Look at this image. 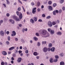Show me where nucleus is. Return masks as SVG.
I'll return each instance as SVG.
<instances>
[{
  "label": "nucleus",
  "mask_w": 65,
  "mask_h": 65,
  "mask_svg": "<svg viewBox=\"0 0 65 65\" xmlns=\"http://www.w3.org/2000/svg\"><path fill=\"white\" fill-rule=\"evenodd\" d=\"M54 30H52L50 32L51 34V35H53V34H54Z\"/></svg>",
  "instance_id": "15"
},
{
  "label": "nucleus",
  "mask_w": 65,
  "mask_h": 65,
  "mask_svg": "<svg viewBox=\"0 0 65 65\" xmlns=\"http://www.w3.org/2000/svg\"><path fill=\"white\" fill-rule=\"evenodd\" d=\"M18 38H15V40L16 41H18Z\"/></svg>",
  "instance_id": "39"
},
{
  "label": "nucleus",
  "mask_w": 65,
  "mask_h": 65,
  "mask_svg": "<svg viewBox=\"0 0 65 65\" xmlns=\"http://www.w3.org/2000/svg\"><path fill=\"white\" fill-rule=\"evenodd\" d=\"M64 0H60V3H61V4H62V3L64 2Z\"/></svg>",
  "instance_id": "26"
},
{
  "label": "nucleus",
  "mask_w": 65,
  "mask_h": 65,
  "mask_svg": "<svg viewBox=\"0 0 65 65\" xmlns=\"http://www.w3.org/2000/svg\"><path fill=\"white\" fill-rule=\"evenodd\" d=\"M62 11L61 9H60L59 11V13H61L62 12Z\"/></svg>",
  "instance_id": "45"
},
{
  "label": "nucleus",
  "mask_w": 65,
  "mask_h": 65,
  "mask_svg": "<svg viewBox=\"0 0 65 65\" xmlns=\"http://www.w3.org/2000/svg\"><path fill=\"white\" fill-rule=\"evenodd\" d=\"M53 14L54 15H56V11H54Z\"/></svg>",
  "instance_id": "50"
},
{
  "label": "nucleus",
  "mask_w": 65,
  "mask_h": 65,
  "mask_svg": "<svg viewBox=\"0 0 65 65\" xmlns=\"http://www.w3.org/2000/svg\"><path fill=\"white\" fill-rule=\"evenodd\" d=\"M36 8H34L32 10V13L33 14H35L36 12Z\"/></svg>",
  "instance_id": "5"
},
{
  "label": "nucleus",
  "mask_w": 65,
  "mask_h": 65,
  "mask_svg": "<svg viewBox=\"0 0 65 65\" xmlns=\"http://www.w3.org/2000/svg\"><path fill=\"white\" fill-rule=\"evenodd\" d=\"M55 58L56 59H58V58H59V56L58 55H56L55 56Z\"/></svg>",
  "instance_id": "46"
},
{
  "label": "nucleus",
  "mask_w": 65,
  "mask_h": 65,
  "mask_svg": "<svg viewBox=\"0 0 65 65\" xmlns=\"http://www.w3.org/2000/svg\"><path fill=\"white\" fill-rule=\"evenodd\" d=\"M48 46L49 47H51L52 46V44L51 43H49L48 44Z\"/></svg>",
  "instance_id": "22"
},
{
  "label": "nucleus",
  "mask_w": 65,
  "mask_h": 65,
  "mask_svg": "<svg viewBox=\"0 0 65 65\" xmlns=\"http://www.w3.org/2000/svg\"><path fill=\"white\" fill-rule=\"evenodd\" d=\"M22 53V51H19V54H21V53Z\"/></svg>",
  "instance_id": "56"
},
{
  "label": "nucleus",
  "mask_w": 65,
  "mask_h": 65,
  "mask_svg": "<svg viewBox=\"0 0 65 65\" xmlns=\"http://www.w3.org/2000/svg\"><path fill=\"white\" fill-rule=\"evenodd\" d=\"M21 61H22V58L20 57L18 59L17 61L18 63H20L21 62Z\"/></svg>",
  "instance_id": "9"
},
{
  "label": "nucleus",
  "mask_w": 65,
  "mask_h": 65,
  "mask_svg": "<svg viewBox=\"0 0 65 65\" xmlns=\"http://www.w3.org/2000/svg\"><path fill=\"white\" fill-rule=\"evenodd\" d=\"M53 7H56L57 6V4L56 3H54L53 5Z\"/></svg>",
  "instance_id": "33"
},
{
  "label": "nucleus",
  "mask_w": 65,
  "mask_h": 65,
  "mask_svg": "<svg viewBox=\"0 0 65 65\" xmlns=\"http://www.w3.org/2000/svg\"><path fill=\"white\" fill-rule=\"evenodd\" d=\"M52 2L51 1H49L48 2V4L49 5H51L52 4Z\"/></svg>",
  "instance_id": "24"
},
{
  "label": "nucleus",
  "mask_w": 65,
  "mask_h": 65,
  "mask_svg": "<svg viewBox=\"0 0 65 65\" xmlns=\"http://www.w3.org/2000/svg\"><path fill=\"white\" fill-rule=\"evenodd\" d=\"M34 39L36 41V40H38V38L35 37H34Z\"/></svg>",
  "instance_id": "27"
},
{
  "label": "nucleus",
  "mask_w": 65,
  "mask_h": 65,
  "mask_svg": "<svg viewBox=\"0 0 65 65\" xmlns=\"http://www.w3.org/2000/svg\"><path fill=\"white\" fill-rule=\"evenodd\" d=\"M18 11H21V8L20 7H19L18 9Z\"/></svg>",
  "instance_id": "37"
},
{
  "label": "nucleus",
  "mask_w": 65,
  "mask_h": 65,
  "mask_svg": "<svg viewBox=\"0 0 65 65\" xmlns=\"http://www.w3.org/2000/svg\"><path fill=\"white\" fill-rule=\"evenodd\" d=\"M6 15L7 17H9V16H10V14H9V13H7L6 14Z\"/></svg>",
  "instance_id": "47"
},
{
  "label": "nucleus",
  "mask_w": 65,
  "mask_h": 65,
  "mask_svg": "<svg viewBox=\"0 0 65 65\" xmlns=\"http://www.w3.org/2000/svg\"><path fill=\"white\" fill-rule=\"evenodd\" d=\"M14 48V47H11V48H10L9 49V51H12L13 50Z\"/></svg>",
  "instance_id": "19"
},
{
  "label": "nucleus",
  "mask_w": 65,
  "mask_h": 65,
  "mask_svg": "<svg viewBox=\"0 0 65 65\" xmlns=\"http://www.w3.org/2000/svg\"><path fill=\"white\" fill-rule=\"evenodd\" d=\"M47 51H51V48H48L47 49Z\"/></svg>",
  "instance_id": "48"
},
{
  "label": "nucleus",
  "mask_w": 65,
  "mask_h": 65,
  "mask_svg": "<svg viewBox=\"0 0 65 65\" xmlns=\"http://www.w3.org/2000/svg\"><path fill=\"white\" fill-rule=\"evenodd\" d=\"M12 34H11L12 36H15L16 35V32L14 31H12Z\"/></svg>",
  "instance_id": "8"
},
{
  "label": "nucleus",
  "mask_w": 65,
  "mask_h": 65,
  "mask_svg": "<svg viewBox=\"0 0 65 65\" xmlns=\"http://www.w3.org/2000/svg\"><path fill=\"white\" fill-rule=\"evenodd\" d=\"M26 13L27 14H30V12H27Z\"/></svg>",
  "instance_id": "62"
},
{
  "label": "nucleus",
  "mask_w": 65,
  "mask_h": 65,
  "mask_svg": "<svg viewBox=\"0 0 65 65\" xmlns=\"http://www.w3.org/2000/svg\"><path fill=\"white\" fill-rule=\"evenodd\" d=\"M4 32L2 30L0 32V35H1V36H3V35H4Z\"/></svg>",
  "instance_id": "10"
},
{
  "label": "nucleus",
  "mask_w": 65,
  "mask_h": 65,
  "mask_svg": "<svg viewBox=\"0 0 65 65\" xmlns=\"http://www.w3.org/2000/svg\"><path fill=\"white\" fill-rule=\"evenodd\" d=\"M12 56L13 57H16V54L15 53L12 54Z\"/></svg>",
  "instance_id": "31"
},
{
  "label": "nucleus",
  "mask_w": 65,
  "mask_h": 65,
  "mask_svg": "<svg viewBox=\"0 0 65 65\" xmlns=\"http://www.w3.org/2000/svg\"><path fill=\"white\" fill-rule=\"evenodd\" d=\"M47 24L48 26L50 27H52V23L50 21L48 22Z\"/></svg>",
  "instance_id": "4"
},
{
  "label": "nucleus",
  "mask_w": 65,
  "mask_h": 65,
  "mask_svg": "<svg viewBox=\"0 0 65 65\" xmlns=\"http://www.w3.org/2000/svg\"><path fill=\"white\" fill-rule=\"evenodd\" d=\"M62 10H63L64 11L65 10V7H63L62 8Z\"/></svg>",
  "instance_id": "58"
},
{
  "label": "nucleus",
  "mask_w": 65,
  "mask_h": 65,
  "mask_svg": "<svg viewBox=\"0 0 65 65\" xmlns=\"http://www.w3.org/2000/svg\"><path fill=\"white\" fill-rule=\"evenodd\" d=\"M27 65H34V64L33 63H31V64H28Z\"/></svg>",
  "instance_id": "49"
},
{
  "label": "nucleus",
  "mask_w": 65,
  "mask_h": 65,
  "mask_svg": "<svg viewBox=\"0 0 65 65\" xmlns=\"http://www.w3.org/2000/svg\"><path fill=\"white\" fill-rule=\"evenodd\" d=\"M6 34L7 35H8L9 34V31H8L6 32Z\"/></svg>",
  "instance_id": "57"
},
{
  "label": "nucleus",
  "mask_w": 65,
  "mask_h": 65,
  "mask_svg": "<svg viewBox=\"0 0 65 65\" xmlns=\"http://www.w3.org/2000/svg\"><path fill=\"white\" fill-rule=\"evenodd\" d=\"M40 2H37V6H40Z\"/></svg>",
  "instance_id": "23"
},
{
  "label": "nucleus",
  "mask_w": 65,
  "mask_h": 65,
  "mask_svg": "<svg viewBox=\"0 0 65 65\" xmlns=\"http://www.w3.org/2000/svg\"><path fill=\"white\" fill-rule=\"evenodd\" d=\"M60 55L61 57H63L64 54L63 53H61L60 54Z\"/></svg>",
  "instance_id": "28"
},
{
  "label": "nucleus",
  "mask_w": 65,
  "mask_h": 65,
  "mask_svg": "<svg viewBox=\"0 0 65 65\" xmlns=\"http://www.w3.org/2000/svg\"><path fill=\"white\" fill-rule=\"evenodd\" d=\"M15 53H18V51L17 50H15Z\"/></svg>",
  "instance_id": "60"
},
{
  "label": "nucleus",
  "mask_w": 65,
  "mask_h": 65,
  "mask_svg": "<svg viewBox=\"0 0 65 65\" xmlns=\"http://www.w3.org/2000/svg\"><path fill=\"white\" fill-rule=\"evenodd\" d=\"M57 35H62V32L60 31L56 33Z\"/></svg>",
  "instance_id": "11"
},
{
  "label": "nucleus",
  "mask_w": 65,
  "mask_h": 65,
  "mask_svg": "<svg viewBox=\"0 0 65 65\" xmlns=\"http://www.w3.org/2000/svg\"><path fill=\"white\" fill-rule=\"evenodd\" d=\"M31 5L32 6H34L35 5V4L34 3H31Z\"/></svg>",
  "instance_id": "36"
},
{
  "label": "nucleus",
  "mask_w": 65,
  "mask_h": 65,
  "mask_svg": "<svg viewBox=\"0 0 65 65\" xmlns=\"http://www.w3.org/2000/svg\"><path fill=\"white\" fill-rule=\"evenodd\" d=\"M16 13L17 15H19V17L20 19H22L23 16L22 15V13L17 11L16 12Z\"/></svg>",
  "instance_id": "1"
},
{
  "label": "nucleus",
  "mask_w": 65,
  "mask_h": 65,
  "mask_svg": "<svg viewBox=\"0 0 65 65\" xmlns=\"http://www.w3.org/2000/svg\"><path fill=\"white\" fill-rule=\"evenodd\" d=\"M33 55L34 56H38V53L36 52H34V53Z\"/></svg>",
  "instance_id": "12"
},
{
  "label": "nucleus",
  "mask_w": 65,
  "mask_h": 65,
  "mask_svg": "<svg viewBox=\"0 0 65 65\" xmlns=\"http://www.w3.org/2000/svg\"><path fill=\"white\" fill-rule=\"evenodd\" d=\"M30 21L31 23H32V24L34 23V21L32 19H31L30 20Z\"/></svg>",
  "instance_id": "14"
},
{
  "label": "nucleus",
  "mask_w": 65,
  "mask_h": 65,
  "mask_svg": "<svg viewBox=\"0 0 65 65\" xmlns=\"http://www.w3.org/2000/svg\"><path fill=\"white\" fill-rule=\"evenodd\" d=\"M55 50V48L54 47H52L51 49V51L52 52H54Z\"/></svg>",
  "instance_id": "16"
},
{
  "label": "nucleus",
  "mask_w": 65,
  "mask_h": 65,
  "mask_svg": "<svg viewBox=\"0 0 65 65\" xmlns=\"http://www.w3.org/2000/svg\"><path fill=\"white\" fill-rule=\"evenodd\" d=\"M60 65H64L65 64V63L64 62H61L60 63Z\"/></svg>",
  "instance_id": "20"
},
{
  "label": "nucleus",
  "mask_w": 65,
  "mask_h": 65,
  "mask_svg": "<svg viewBox=\"0 0 65 65\" xmlns=\"http://www.w3.org/2000/svg\"><path fill=\"white\" fill-rule=\"evenodd\" d=\"M8 41H9L10 40V36H8Z\"/></svg>",
  "instance_id": "35"
},
{
  "label": "nucleus",
  "mask_w": 65,
  "mask_h": 65,
  "mask_svg": "<svg viewBox=\"0 0 65 65\" xmlns=\"http://www.w3.org/2000/svg\"><path fill=\"white\" fill-rule=\"evenodd\" d=\"M47 30L48 32H50L52 30L51 29L49 28Z\"/></svg>",
  "instance_id": "29"
},
{
  "label": "nucleus",
  "mask_w": 65,
  "mask_h": 65,
  "mask_svg": "<svg viewBox=\"0 0 65 65\" xmlns=\"http://www.w3.org/2000/svg\"><path fill=\"white\" fill-rule=\"evenodd\" d=\"M51 17L50 16H48L46 17V19H50Z\"/></svg>",
  "instance_id": "51"
},
{
  "label": "nucleus",
  "mask_w": 65,
  "mask_h": 65,
  "mask_svg": "<svg viewBox=\"0 0 65 65\" xmlns=\"http://www.w3.org/2000/svg\"><path fill=\"white\" fill-rule=\"evenodd\" d=\"M55 24H56V22H52V24L53 25H55Z\"/></svg>",
  "instance_id": "38"
},
{
  "label": "nucleus",
  "mask_w": 65,
  "mask_h": 65,
  "mask_svg": "<svg viewBox=\"0 0 65 65\" xmlns=\"http://www.w3.org/2000/svg\"><path fill=\"white\" fill-rule=\"evenodd\" d=\"M37 11H40V9H39V8H38L37 9Z\"/></svg>",
  "instance_id": "63"
},
{
  "label": "nucleus",
  "mask_w": 65,
  "mask_h": 65,
  "mask_svg": "<svg viewBox=\"0 0 65 65\" xmlns=\"http://www.w3.org/2000/svg\"><path fill=\"white\" fill-rule=\"evenodd\" d=\"M50 61L51 63H53V60L52 58H51L50 59Z\"/></svg>",
  "instance_id": "30"
},
{
  "label": "nucleus",
  "mask_w": 65,
  "mask_h": 65,
  "mask_svg": "<svg viewBox=\"0 0 65 65\" xmlns=\"http://www.w3.org/2000/svg\"><path fill=\"white\" fill-rule=\"evenodd\" d=\"M21 41L22 43H24L25 42V40H24L23 39H22L21 40Z\"/></svg>",
  "instance_id": "25"
},
{
  "label": "nucleus",
  "mask_w": 65,
  "mask_h": 65,
  "mask_svg": "<svg viewBox=\"0 0 65 65\" xmlns=\"http://www.w3.org/2000/svg\"><path fill=\"white\" fill-rule=\"evenodd\" d=\"M35 22H36L37 21V18L36 17H35L33 18Z\"/></svg>",
  "instance_id": "17"
},
{
  "label": "nucleus",
  "mask_w": 65,
  "mask_h": 65,
  "mask_svg": "<svg viewBox=\"0 0 65 65\" xmlns=\"http://www.w3.org/2000/svg\"><path fill=\"white\" fill-rule=\"evenodd\" d=\"M12 18L13 19L15 20V21H19V18L17 17V16L14 15Z\"/></svg>",
  "instance_id": "2"
},
{
  "label": "nucleus",
  "mask_w": 65,
  "mask_h": 65,
  "mask_svg": "<svg viewBox=\"0 0 65 65\" xmlns=\"http://www.w3.org/2000/svg\"><path fill=\"white\" fill-rule=\"evenodd\" d=\"M6 44H7V45H9V42L8 41H7L6 42Z\"/></svg>",
  "instance_id": "44"
},
{
  "label": "nucleus",
  "mask_w": 65,
  "mask_h": 65,
  "mask_svg": "<svg viewBox=\"0 0 65 65\" xmlns=\"http://www.w3.org/2000/svg\"><path fill=\"white\" fill-rule=\"evenodd\" d=\"M43 50L44 53H46L47 51V48L46 47H45L43 48Z\"/></svg>",
  "instance_id": "7"
},
{
  "label": "nucleus",
  "mask_w": 65,
  "mask_h": 65,
  "mask_svg": "<svg viewBox=\"0 0 65 65\" xmlns=\"http://www.w3.org/2000/svg\"><path fill=\"white\" fill-rule=\"evenodd\" d=\"M7 4H9L10 3V2H9V1H7Z\"/></svg>",
  "instance_id": "52"
},
{
  "label": "nucleus",
  "mask_w": 65,
  "mask_h": 65,
  "mask_svg": "<svg viewBox=\"0 0 65 65\" xmlns=\"http://www.w3.org/2000/svg\"><path fill=\"white\" fill-rule=\"evenodd\" d=\"M23 49L24 50H25H25H27V47H24L23 48Z\"/></svg>",
  "instance_id": "55"
},
{
  "label": "nucleus",
  "mask_w": 65,
  "mask_h": 65,
  "mask_svg": "<svg viewBox=\"0 0 65 65\" xmlns=\"http://www.w3.org/2000/svg\"><path fill=\"white\" fill-rule=\"evenodd\" d=\"M36 58L37 59H39V56H36Z\"/></svg>",
  "instance_id": "59"
},
{
  "label": "nucleus",
  "mask_w": 65,
  "mask_h": 65,
  "mask_svg": "<svg viewBox=\"0 0 65 65\" xmlns=\"http://www.w3.org/2000/svg\"><path fill=\"white\" fill-rule=\"evenodd\" d=\"M38 21L40 22H42V20L41 19H39L38 20Z\"/></svg>",
  "instance_id": "53"
},
{
  "label": "nucleus",
  "mask_w": 65,
  "mask_h": 65,
  "mask_svg": "<svg viewBox=\"0 0 65 65\" xmlns=\"http://www.w3.org/2000/svg\"><path fill=\"white\" fill-rule=\"evenodd\" d=\"M41 45V44L40 43V42H38V44H37V45L38 46H39L40 45Z\"/></svg>",
  "instance_id": "32"
},
{
  "label": "nucleus",
  "mask_w": 65,
  "mask_h": 65,
  "mask_svg": "<svg viewBox=\"0 0 65 65\" xmlns=\"http://www.w3.org/2000/svg\"><path fill=\"white\" fill-rule=\"evenodd\" d=\"M24 29V30L25 31H27V30H28V29H27V28H23Z\"/></svg>",
  "instance_id": "61"
},
{
  "label": "nucleus",
  "mask_w": 65,
  "mask_h": 65,
  "mask_svg": "<svg viewBox=\"0 0 65 65\" xmlns=\"http://www.w3.org/2000/svg\"><path fill=\"white\" fill-rule=\"evenodd\" d=\"M48 7V9H49V10H52V9H53V8H52V7L51 6H49Z\"/></svg>",
  "instance_id": "18"
},
{
  "label": "nucleus",
  "mask_w": 65,
  "mask_h": 65,
  "mask_svg": "<svg viewBox=\"0 0 65 65\" xmlns=\"http://www.w3.org/2000/svg\"><path fill=\"white\" fill-rule=\"evenodd\" d=\"M2 53L4 55H7V53L5 51H3L2 52Z\"/></svg>",
  "instance_id": "13"
},
{
  "label": "nucleus",
  "mask_w": 65,
  "mask_h": 65,
  "mask_svg": "<svg viewBox=\"0 0 65 65\" xmlns=\"http://www.w3.org/2000/svg\"><path fill=\"white\" fill-rule=\"evenodd\" d=\"M26 54H28L29 53V51L28 50H26L25 51Z\"/></svg>",
  "instance_id": "34"
},
{
  "label": "nucleus",
  "mask_w": 65,
  "mask_h": 65,
  "mask_svg": "<svg viewBox=\"0 0 65 65\" xmlns=\"http://www.w3.org/2000/svg\"><path fill=\"white\" fill-rule=\"evenodd\" d=\"M4 20L5 21V22H6V21H7V20L6 18H5L4 19Z\"/></svg>",
  "instance_id": "64"
},
{
  "label": "nucleus",
  "mask_w": 65,
  "mask_h": 65,
  "mask_svg": "<svg viewBox=\"0 0 65 65\" xmlns=\"http://www.w3.org/2000/svg\"><path fill=\"white\" fill-rule=\"evenodd\" d=\"M9 22L11 23L12 24H14V21L12 19H10L9 20Z\"/></svg>",
  "instance_id": "6"
},
{
  "label": "nucleus",
  "mask_w": 65,
  "mask_h": 65,
  "mask_svg": "<svg viewBox=\"0 0 65 65\" xmlns=\"http://www.w3.org/2000/svg\"><path fill=\"white\" fill-rule=\"evenodd\" d=\"M57 61H58L57 59H55L54 60V62H57Z\"/></svg>",
  "instance_id": "42"
},
{
  "label": "nucleus",
  "mask_w": 65,
  "mask_h": 65,
  "mask_svg": "<svg viewBox=\"0 0 65 65\" xmlns=\"http://www.w3.org/2000/svg\"><path fill=\"white\" fill-rule=\"evenodd\" d=\"M18 1L19 2V3H21V4H22V3L21 1H20V0H18Z\"/></svg>",
  "instance_id": "54"
},
{
  "label": "nucleus",
  "mask_w": 65,
  "mask_h": 65,
  "mask_svg": "<svg viewBox=\"0 0 65 65\" xmlns=\"http://www.w3.org/2000/svg\"><path fill=\"white\" fill-rule=\"evenodd\" d=\"M42 44H45L46 43V41H42Z\"/></svg>",
  "instance_id": "21"
},
{
  "label": "nucleus",
  "mask_w": 65,
  "mask_h": 65,
  "mask_svg": "<svg viewBox=\"0 0 65 65\" xmlns=\"http://www.w3.org/2000/svg\"><path fill=\"white\" fill-rule=\"evenodd\" d=\"M36 36H39V35L38 33H36Z\"/></svg>",
  "instance_id": "43"
},
{
  "label": "nucleus",
  "mask_w": 65,
  "mask_h": 65,
  "mask_svg": "<svg viewBox=\"0 0 65 65\" xmlns=\"http://www.w3.org/2000/svg\"><path fill=\"white\" fill-rule=\"evenodd\" d=\"M4 64H5V63L3 62H2L1 63V65H4Z\"/></svg>",
  "instance_id": "41"
},
{
  "label": "nucleus",
  "mask_w": 65,
  "mask_h": 65,
  "mask_svg": "<svg viewBox=\"0 0 65 65\" xmlns=\"http://www.w3.org/2000/svg\"><path fill=\"white\" fill-rule=\"evenodd\" d=\"M47 32V31H46V30L44 29L42 31V34L43 35H45L46 34Z\"/></svg>",
  "instance_id": "3"
},
{
  "label": "nucleus",
  "mask_w": 65,
  "mask_h": 65,
  "mask_svg": "<svg viewBox=\"0 0 65 65\" xmlns=\"http://www.w3.org/2000/svg\"><path fill=\"white\" fill-rule=\"evenodd\" d=\"M42 17L43 18H44V17H45V15L44 14H43L42 15Z\"/></svg>",
  "instance_id": "40"
}]
</instances>
